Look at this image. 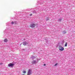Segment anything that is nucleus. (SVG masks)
Returning a JSON list of instances; mask_svg holds the SVG:
<instances>
[{
	"mask_svg": "<svg viewBox=\"0 0 75 75\" xmlns=\"http://www.w3.org/2000/svg\"><path fill=\"white\" fill-rule=\"evenodd\" d=\"M59 49L60 51H64V48L61 46H59Z\"/></svg>",
	"mask_w": 75,
	"mask_h": 75,
	"instance_id": "1",
	"label": "nucleus"
},
{
	"mask_svg": "<svg viewBox=\"0 0 75 75\" xmlns=\"http://www.w3.org/2000/svg\"><path fill=\"white\" fill-rule=\"evenodd\" d=\"M35 23H32L30 25L29 27L30 28H34L35 27Z\"/></svg>",
	"mask_w": 75,
	"mask_h": 75,
	"instance_id": "2",
	"label": "nucleus"
},
{
	"mask_svg": "<svg viewBox=\"0 0 75 75\" xmlns=\"http://www.w3.org/2000/svg\"><path fill=\"white\" fill-rule=\"evenodd\" d=\"M31 74V70L29 69L27 75H30Z\"/></svg>",
	"mask_w": 75,
	"mask_h": 75,
	"instance_id": "3",
	"label": "nucleus"
},
{
	"mask_svg": "<svg viewBox=\"0 0 75 75\" xmlns=\"http://www.w3.org/2000/svg\"><path fill=\"white\" fill-rule=\"evenodd\" d=\"M14 65V64L10 63L8 64V67H13Z\"/></svg>",
	"mask_w": 75,
	"mask_h": 75,
	"instance_id": "4",
	"label": "nucleus"
},
{
	"mask_svg": "<svg viewBox=\"0 0 75 75\" xmlns=\"http://www.w3.org/2000/svg\"><path fill=\"white\" fill-rule=\"evenodd\" d=\"M4 41L5 42H7L8 41V40L7 39H5L4 40Z\"/></svg>",
	"mask_w": 75,
	"mask_h": 75,
	"instance_id": "5",
	"label": "nucleus"
},
{
	"mask_svg": "<svg viewBox=\"0 0 75 75\" xmlns=\"http://www.w3.org/2000/svg\"><path fill=\"white\" fill-rule=\"evenodd\" d=\"M36 61L34 60L32 62V63L33 64H35V63H36Z\"/></svg>",
	"mask_w": 75,
	"mask_h": 75,
	"instance_id": "6",
	"label": "nucleus"
},
{
	"mask_svg": "<svg viewBox=\"0 0 75 75\" xmlns=\"http://www.w3.org/2000/svg\"><path fill=\"white\" fill-rule=\"evenodd\" d=\"M27 42H23V45H26V44Z\"/></svg>",
	"mask_w": 75,
	"mask_h": 75,
	"instance_id": "7",
	"label": "nucleus"
},
{
	"mask_svg": "<svg viewBox=\"0 0 75 75\" xmlns=\"http://www.w3.org/2000/svg\"><path fill=\"white\" fill-rule=\"evenodd\" d=\"M23 74H26V71H23Z\"/></svg>",
	"mask_w": 75,
	"mask_h": 75,
	"instance_id": "8",
	"label": "nucleus"
},
{
	"mask_svg": "<svg viewBox=\"0 0 75 75\" xmlns=\"http://www.w3.org/2000/svg\"><path fill=\"white\" fill-rule=\"evenodd\" d=\"M63 34H66V32L65 31H63Z\"/></svg>",
	"mask_w": 75,
	"mask_h": 75,
	"instance_id": "9",
	"label": "nucleus"
},
{
	"mask_svg": "<svg viewBox=\"0 0 75 75\" xmlns=\"http://www.w3.org/2000/svg\"><path fill=\"white\" fill-rule=\"evenodd\" d=\"M65 47H67V43H66V44L65 45Z\"/></svg>",
	"mask_w": 75,
	"mask_h": 75,
	"instance_id": "10",
	"label": "nucleus"
},
{
	"mask_svg": "<svg viewBox=\"0 0 75 75\" xmlns=\"http://www.w3.org/2000/svg\"><path fill=\"white\" fill-rule=\"evenodd\" d=\"M11 24H14V22H11Z\"/></svg>",
	"mask_w": 75,
	"mask_h": 75,
	"instance_id": "11",
	"label": "nucleus"
},
{
	"mask_svg": "<svg viewBox=\"0 0 75 75\" xmlns=\"http://www.w3.org/2000/svg\"><path fill=\"white\" fill-rule=\"evenodd\" d=\"M32 14L31 13V14H30V16H32Z\"/></svg>",
	"mask_w": 75,
	"mask_h": 75,
	"instance_id": "12",
	"label": "nucleus"
},
{
	"mask_svg": "<svg viewBox=\"0 0 75 75\" xmlns=\"http://www.w3.org/2000/svg\"><path fill=\"white\" fill-rule=\"evenodd\" d=\"M57 65H58V64H55V66H57Z\"/></svg>",
	"mask_w": 75,
	"mask_h": 75,
	"instance_id": "13",
	"label": "nucleus"
},
{
	"mask_svg": "<svg viewBox=\"0 0 75 75\" xmlns=\"http://www.w3.org/2000/svg\"><path fill=\"white\" fill-rule=\"evenodd\" d=\"M46 66V64H44V66Z\"/></svg>",
	"mask_w": 75,
	"mask_h": 75,
	"instance_id": "14",
	"label": "nucleus"
},
{
	"mask_svg": "<svg viewBox=\"0 0 75 75\" xmlns=\"http://www.w3.org/2000/svg\"><path fill=\"white\" fill-rule=\"evenodd\" d=\"M2 64V63H0V65H1Z\"/></svg>",
	"mask_w": 75,
	"mask_h": 75,
	"instance_id": "15",
	"label": "nucleus"
},
{
	"mask_svg": "<svg viewBox=\"0 0 75 75\" xmlns=\"http://www.w3.org/2000/svg\"><path fill=\"white\" fill-rule=\"evenodd\" d=\"M22 75H25V74H22Z\"/></svg>",
	"mask_w": 75,
	"mask_h": 75,
	"instance_id": "16",
	"label": "nucleus"
}]
</instances>
